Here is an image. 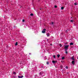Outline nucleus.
<instances>
[{"label":"nucleus","mask_w":78,"mask_h":78,"mask_svg":"<svg viewBox=\"0 0 78 78\" xmlns=\"http://www.w3.org/2000/svg\"><path fill=\"white\" fill-rule=\"evenodd\" d=\"M69 45L65 46V47H64L65 49H68V48H69Z\"/></svg>","instance_id":"f257e3e1"},{"label":"nucleus","mask_w":78,"mask_h":78,"mask_svg":"<svg viewBox=\"0 0 78 78\" xmlns=\"http://www.w3.org/2000/svg\"><path fill=\"white\" fill-rule=\"evenodd\" d=\"M45 30H46V29H43V30L42 31V33H45Z\"/></svg>","instance_id":"f03ea898"},{"label":"nucleus","mask_w":78,"mask_h":78,"mask_svg":"<svg viewBox=\"0 0 78 78\" xmlns=\"http://www.w3.org/2000/svg\"><path fill=\"white\" fill-rule=\"evenodd\" d=\"M72 63L73 65L75 64V60H73L72 62Z\"/></svg>","instance_id":"7ed1b4c3"},{"label":"nucleus","mask_w":78,"mask_h":78,"mask_svg":"<svg viewBox=\"0 0 78 78\" xmlns=\"http://www.w3.org/2000/svg\"><path fill=\"white\" fill-rule=\"evenodd\" d=\"M52 63H56L57 62V61H52Z\"/></svg>","instance_id":"20e7f679"},{"label":"nucleus","mask_w":78,"mask_h":78,"mask_svg":"<svg viewBox=\"0 0 78 78\" xmlns=\"http://www.w3.org/2000/svg\"><path fill=\"white\" fill-rule=\"evenodd\" d=\"M23 77V76H18L19 78H22Z\"/></svg>","instance_id":"39448f33"},{"label":"nucleus","mask_w":78,"mask_h":78,"mask_svg":"<svg viewBox=\"0 0 78 78\" xmlns=\"http://www.w3.org/2000/svg\"><path fill=\"white\" fill-rule=\"evenodd\" d=\"M71 59H72L73 61H75V59H74V58L73 57L71 58Z\"/></svg>","instance_id":"423d86ee"},{"label":"nucleus","mask_w":78,"mask_h":78,"mask_svg":"<svg viewBox=\"0 0 78 78\" xmlns=\"http://www.w3.org/2000/svg\"><path fill=\"white\" fill-rule=\"evenodd\" d=\"M46 35L47 37H48V36H50V34H47Z\"/></svg>","instance_id":"0eeeda50"},{"label":"nucleus","mask_w":78,"mask_h":78,"mask_svg":"<svg viewBox=\"0 0 78 78\" xmlns=\"http://www.w3.org/2000/svg\"><path fill=\"white\" fill-rule=\"evenodd\" d=\"M70 45H73V43L71 42L70 43Z\"/></svg>","instance_id":"6e6552de"},{"label":"nucleus","mask_w":78,"mask_h":78,"mask_svg":"<svg viewBox=\"0 0 78 78\" xmlns=\"http://www.w3.org/2000/svg\"><path fill=\"white\" fill-rule=\"evenodd\" d=\"M18 45V43L17 42H16V43H15V45L16 46H17V45Z\"/></svg>","instance_id":"1a4fd4ad"},{"label":"nucleus","mask_w":78,"mask_h":78,"mask_svg":"<svg viewBox=\"0 0 78 78\" xmlns=\"http://www.w3.org/2000/svg\"><path fill=\"white\" fill-rule=\"evenodd\" d=\"M60 56V55L59 54H58V55H57V57L59 58V57Z\"/></svg>","instance_id":"9d476101"},{"label":"nucleus","mask_w":78,"mask_h":78,"mask_svg":"<svg viewBox=\"0 0 78 78\" xmlns=\"http://www.w3.org/2000/svg\"><path fill=\"white\" fill-rule=\"evenodd\" d=\"M59 46L60 47H62V44H59Z\"/></svg>","instance_id":"9b49d317"},{"label":"nucleus","mask_w":78,"mask_h":78,"mask_svg":"<svg viewBox=\"0 0 78 78\" xmlns=\"http://www.w3.org/2000/svg\"><path fill=\"white\" fill-rule=\"evenodd\" d=\"M65 59V57H62V59Z\"/></svg>","instance_id":"f8f14e48"},{"label":"nucleus","mask_w":78,"mask_h":78,"mask_svg":"<svg viewBox=\"0 0 78 78\" xmlns=\"http://www.w3.org/2000/svg\"><path fill=\"white\" fill-rule=\"evenodd\" d=\"M64 7H62L61 8V9H64Z\"/></svg>","instance_id":"ddd939ff"},{"label":"nucleus","mask_w":78,"mask_h":78,"mask_svg":"<svg viewBox=\"0 0 78 78\" xmlns=\"http://www.w3.org/2000/svg\"><path fill=\"white\" fill-rule=\"evenodd\" d=\"M13 74L14 75H16V73L15 72H13Z\"/></svg>","instance_id":"4468645a"},{"label":"nucleus","mask_w":78,"mask_h":78,"mask_svg":"<svg viewBox=\"0 0 78 78\" xmlns=\"http://www.w3.org/2000/svg\"><path fill=\"white\" fill-rule=\"evenodd\" d=\"M57 7H58V6H57L56 5H55V8H57Z\"/></svg>","instance_id":"2eb2a0df"},{"label":"nucleus","mask_w":78,"mask_h":78,"mask_svg":"<svg viewBox=\"0 0 78 78\" xmlns=\"http://www.w3.org/2000/svg\"><path fill=\"white\" fill-rule=\"evenodd\" d=\"M30 16H33V13H31L30 14Z\"/></svg>","instance_id":"dca6fc26"},{"label":"nucleus","mask_w":78,"mask_h":78,"mask_svg":"<svg viewBox=\"0 0 78 78\" xmlns=\"http://www.w3.org/2000/svg\"><path fill=\"white\" fill-rule=\"evenodd\" d=\"M66 69H68V67H67V66H66Z\"/></svg>","instance_id":"f3484780"},{"label":"nucleus","mask_w":78,"mask_h":78,"mask_svg":"<svg viewBox=\"0 0 78 78\" xmlns=\"http://www.w3.org/2000/svg\"><path fill=\"white\" fill-rule=\"evenodd\" d=\"M22 22H25V20H22Z\"/></svg>","instance_id":"a211bd4d"},{"label":"nucleus","mask_w":78,"mask_h":78,"mask_svg":"<svg viewBox=\"0 0 78 78\" xmlns=\"http://www.w3.org/2000/svg\"><path fill=\"white\" fill-rule=\"evenodd\" d=\"M49 64V62H47V64Z\"/></svg>","instance_id":"6ab92c4d"},{"label":"nucleus","mask_w":78,"mask_h":78,"mask_svg":"<svg viewBox=\"0 0 78 78\" xmlns=\"http://www.w3.org/2000/svg\"><path fill=\"white\" fill-rule=\"evenodd\" d=\"M51 23L52 25H53V22H51Z\"/></svg>","instance_id":"aec40b11"},{"label":"nucleus","mask_w":78,"mask_h":78,"mask_svg":"<svg viewBox=\"0 0 78 78\" xmlns=\"http://www.w3.org/2000/svg\"><path fill=\"white\" fill-rule=\"evenodd\" d=\"M73 20H71V22H73Z\"/></svg>","instance_id":"412c9836"},{"label":"nucleus","mask_w":78,"mask_h":78,"mask_svg":"<svg viewBox=\"0 0 78 78\" xmlns=\"http://www.w3.org/2000/svg\"><path fill=\"white\" fill-rule=\"evenodd\" d=\"M53 58H55V55H53Z\"/></svg>","instance_id":"4be33fe9"},{"label":"nucleus","mask_w":78,"mask_h":78,"mask_svg":"<svg viewBox=\"0 0 78 78\" xmlns=\"http://www.w3.org/2000/svg\"><path fill=\"white\" fill-rule=\"evenodd\" d=\"M74 5H77V4H76V3H75Z\"/></svg>","instance_id":"5701e85b"},{"label":"nucleus","mask_w":78,"mask_h":78,"mask_svg":"<svg viewBox=\"0 0 78 78\" xmlns=\"http://www.w3.org/2000/svg\"><path fill=\"white\" fill-rule=\"evenodd\" d=\"M67 30H66V33H67Z\"/></svg>","instance_id":"b1692460"},{"label":"nucleus","mask_w":78,"mask_h":78,"mask_svg":"<svg viewBox=\"0 0 78 78\" xmlns=\"http://www.w3.org/2000/svg\"><path fill=\"white\" fill-rule=\"evenodd\" d=\"M66 54H67V51H66Z\"/></svg>","instance_id":"393cba45"},{"label":"nucleus","mask_w":78,"mask_h":78,"mask_svg":"<svg viewBox=\"0 0 78 78\" xmlns=\"http://www.w3.org/2000/svg\"><path fill=\"white\" fill-rule=\"evenodd\" d=\"M65 51H67V49H65Z\"/></svg>","instance_id":"a878e982"},{"label":"nucleus","mask_w":78,"mask_h":78,"mask_svg":"<svg viewBox=\"0 0 78 78\" xmlns=\"http://www.w3.org/2000/svg\"><path fill=\"white\" fill-rule=\"evenodd\" d=\"M40 75H41V73H39Z\"/></svg>","instance_id":"bb28decb"},{"label":"nucleus","mask_w":78,"mask_h":78,"mask_svg":"<svg viewBox=\"0 0 78 78\" xmlns=\"http://www.w3.org/2000/svg\"><path fill=\"white\" fill-rule=\"evenodd\" d=\"M50 45H52V44H50Z\"/></svg>","instance_id":"cd10ccee"},{"label":"nucleus","mask_w":78,"mask_h":78,"mask_svg":"<svg viewBox=\"0 0 78 78\" xmlns=\"http://www.w3.org/2000/svg\"><path fill=\"white\" fill-rule=\"evenodd\" d=\"M22 6H21V7H20V8H22Z\"/></svg>","instance_id":"c85d7f7f"},{"label":"nucleus","mask_w":78,"mask_h":78,"mask_svg":"<svg viewBox=\"0 0 78 78\" xmlns=\"http://www.w3.org/2000/svg\"><path fill=\"white\" fill-rule=\"evenodd\" d=\"M40 10H41V9H40Z\"/></svg>","instance_id":"c756f323"}]
</instances>
